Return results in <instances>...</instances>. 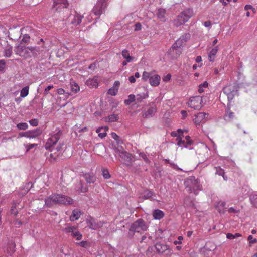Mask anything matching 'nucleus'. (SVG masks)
Segmentation results:
<instances>
[{
  "mask_svg": "<svg viewBox=\"0 0 257 257\" xmlns=\"http://www.w3.org/2000/svg\"><path fill=\"white\" fill-rule=\"evenodd\" d=\"M193 11L191 9H187L182 12L177 17L176 21L178 25H182L187 22L192 16Z\"/></svg>",
  "mask_w": 257,
  "mask_h": 257,
  "instance_id": "6e6552de",
  "label": "nucleus"
},
{
  "mask_svg": "<svg viewBox=\"0 0 257 257\" xmlns=\"http://www.w3.org/2000/svg\"><path fill=\"white\" fill-rule=\"evenodd\" d=\"M249 199L252 205L257 208V192L252 193L250 195Z\"/></svg>",
  "mask_w": 257,
  "mask_h": 257,
  "instance_id": "72a5a7b5",
  "label": "nucleus"
},
{
  "mask_svg": "<svg viewBox=\"0 0 257 257\" xmlns=\"http://www.w3.org/2000/svg\"><path fill=\"white\" fill-rule=\"evenodd\" d=\"M136 101L137 102H141L143 100L147 98L148 97V93L146 92H142L139 94H137L135 95Z\"/></svg>",
  "mask_w": 257,
  "mask_h": 257,
  "instance_id": "473e14b6",
  "label": "nucleus"
},
{
  "mask_svg": "<svg viewBox=\"0 0 257 257\" xmlns=\"http://www.w3.org/2000/svg\"><path fill=\"white\" fill-rule=\"evenodd\" d=\"M30 124L32 126H36L38 125L39 121L37 119H31L29 121Z\"/></svg>",
  "mask_w": 257,
  "mask_h": 257,
  "instance_id": "6e6d98bb",
  "label": "nucleus"
},
{
  "mask_svg": "<svg viewBox=\"0 0 257 257\" xmlns=\"http://www.w3.org/2000/svg\"><path fill=\"white\" fill-rule=\"evenodd\" d=\"M251 189L250 187L246 185H244L240 187L238 190V197L239 200H243L247 198L250 193Z\"/></svg>",
  "mask_w": 257,
  "mask_h": 257,
  "instance_id": "4468645a",
  "label": "nucleus"
},
{
  "mask_svg": "<svg viewBox=\"0 0 257 257\" xmlns=\"http://www.w3.org/2000/svg\"><path fill=\"white\" fill-rule=\"evenodd\" d=\"M155 248L158 253H163L166 249V247L162 246L160 243H157L155 245Z\"/></svg>",
  "mask_w": 257,
  "mask_h": 257,
  "instance_id": "37998d69",
  "label": "nucleus"
},
{
  "mask_svg": "<svg viewBox=\"0 0 257 257\" xmlns=\"http://www.w3.org/2000/svg\"><path fill=\"white\" fill-rule=\"evenodd\" d=\"M182 48L175 47L173 49V45L167 52V55H170L172 59H176L182 53Z\"/></svg>",
  "mask_w": 257,
  "mask_h": 257,
  "instance_id": "6ab92c4d",
  "label": "nucleus"
},
{
  "mask_svg": "<svg viewBox=\"0 0 257 257\" xmlns=\"http://www.w3.org/2000/svg\"><path fill=\"white\" fill-rule=\"evenodd\" d=\"M247 240L249 241V243L251 244H253L257 242L256 239L254 238L253 236L251 235L248 236Z\"/></svg>",
  "mask_w": 257,
  "mask_h": 257,
  "instance_id": "4d7b16f0",
  "label": "nucleus"
},
{
  "mask_svg": "<svg viewBox=\"0 0 257 257\" xmlns=\"http://www.w3.org/2000/svg\"><path fill=\"white\" fill-rule=\"evenodd\" d=\"M15 243L12 240L9 241L5 251H6L9 255L11 256L15 251Z\"/></svg>",
  "mask_w": 257,
  "mask_h": 257,
  "instance_id": "4be33fe9",
  "label": "nucleus"
},
{
  "mask_svg": "<svg viewBox=\"0 0 257 257\" xmlns=\"http://www.w3.org/2000/svg\"><path fill=\"white\" fill-rule=\"evenodd\" d=\"M85 84L90 88H97L98 86V77H94L86 80Z\"/></svg>",
  "mask_w": 257,
  "mask_h": 257,
  "instance_id": "a878e982",
  "label": "nucleus"
},
{
  "mask_svg": "<svg viewBox=\"0 0 257 257\" xmlns=\"http://www.w3.org/2000/svg\"><path fill=\"white\" fill-rule=\"evenodd\" d=\"M77 244L79 246L82 247H84V248H87L89 245V243H88V242H87L86 241H82L81 242L77 243Z\"/></svg>",
  "mask_w": 257,
  "mask_h": 257,
  "instance_id": "3c124183",
  "label": "nucleus"
},
{
  "mask_svg": "<svg viewBox=\"0 0 257 257\" xmlns=\"http://www.w3.org/2000/svg\"><path fill=\"white\" fill-rule=\"evenodd\" d=\"M82 18L83 16L78 14L76 11L74 13H71L67 18V21L68 23L72 24L74 26H77L80 24L81 22H82Z\"/></svg>",
  "mask_w": 257,
  "mask_h": 257,
  "instance_id": "9d476101",
  "label": "nucleus"
},
{
  "mask_svg": "<svg viewBox=\"0 0 257 257\" xmlns=\"http://www.w3.org/2000/svg\"><path fill=\"white\" fill-rule=\"evenodd\" d=\"M209 116L208 113L205 112H199L195 115L193 121L196 125H199L202 122H204Z\"/></svg>",
  "mask_w": 257,
  "mask_h": 257,
  "instance_id": "dca6fc26",
  "label": "nucleus"
},
{
  "mask_svg": "<svg viewBox=\"0 0 257 257\" xmlns=\"http://www.w3.org/2000/svg\"><path fill=\"white\" fill-rule=\"evenodd\" d=\"M12 53V49L11 48H9L5 50V56L6 57H10Z\"/></svg>",
  "mask_w": 257,
  "mask_h": 257,
  "instance_id": "864d4df0",
  "label": "nucleus"
},
{
  "mask_svg": "<svg viewBox=\"0 0 257 257\" xmlns=\"http://www.w3.org/2000/svg\"><path fill=\"white\" fill-rule=\"evenodd\" d=\"M238 90L237 85H229L224 87L222 91L227 96L228 100L230 102L234 98V96L237 94Z\"/></svg>",
  "mask_w": 257,
  "mask_h": 257,
  "instance_id": "1a4fd4ad",
  "label": "nucleus"
},
{
  "mask_svg": "<svg viewBox=\"0 0 257 257\" xmlns=\"http://www.w3.org/2000/svg\"><path fill=\"white\" fill-rule=\"evenodd\" d=\"M165 10L163 8H160L157 11V16L159 19L162 20V21H164L165 18Z\"/></svg>",
  "mask_w": 257,
  "mask_h": 257,
  "instance_id": "c9c22d12",
  "label": "nucleus"
},
{
  "mask_svg": "<svg viewBox=\"0 0 257 257\" xmlns=\"http://www.w3.org/2000/svg\"><path fill=\"white\" fill-rule=\"evenodd\" d=\"M153 216L155 219L160 220L164 217V214L161 210L156 209L153 212Z\"/></svg>",
  "mask_w": 257,
  "mask_h": 257,
  "instance_id": "2f4dec72",
  "label": "nucleus"
},
{
  "mask_svg": "<svg viewBox=\"0 0 257 257\" xmlns=\"http://www.w3.org/2000/svg\"><path fill=\"white\" fill-rule=\"evenodd\" d=\"M188 106L196 110H199L203 106L202 97L200 96L192 97L187 102Z\"/></svg>",
  "mask_w": 257,
  "mask_h": 257,
  "instance_id": "0eeeda50",
  "label": "nucleus"
},
{
  "mask_svg": "<svg viewBox=\"0 0 257 257\" xmlns=\"http://www.w3.org/2000/svg\"><path fill=\"white\" fill-rule=\"evenodd\" d=\"M155 196V193L148 189L145 190L139 196L140 198H142L144 199H148L150 198Z\"/></svg>",
  "mask_w": 257,
  "mask_h": 257,
  "instance_id": "c756f323",
  "label": "nucleus"
},
{
  "mask_svg": "<svg viewBox=\"0 0 257 257\" xmlns=\"http://www.w3.org/2000/svg\"><path fill=\"white\" fill-rule=\"evenodd\" d=\"M17 127L20 130H26L28 128V125L26 122H21L17 124Z\"/></svg>",
  "mask_w": 257,
  "mask_h": 257,
  "instance_id": "c03bdc74",
  "label": "nucleus"
},
{
  "mask_svg": "<svg viewBox=\"0 0 257 257\" xmlns=\"http://www.w3.org/2000/svg\"><path fill=\"white\" fill-rule=\"evenodd\" d=\"M58 93L59 94H65V96L68 95V93H65V90L62 88H60L58 90Z\"/></svg>",
  "mask_w": 257,
  "mask_h": 257,
  "instance_id": "774afa93",
  "label": "nucleus"
},
{
  "mask_svg": "<svg viewBox=\"0 0 257 257\" xmlns=\"http://www.w3.org/2000/svg\"><path fill=\"white\" fill-rule=\"evenodd\" d=\"M71 89L72 92L76 93L80 91V87L78 84L74 81H70Z\"/></svg>",
  "mask_w": 257,
  "mask_h": 257,
  "instance_id": "f704fd0d",
  "label": "nucleus"
},
{
  "mask_svg": "<svg viewBox=\"0 0 257 257\" xmlns=\"http://www.w3.org/2000/svg\"><path fill=\"white\" fill-rule=\"evenodd\" d=\"M184 185L187 192L189 193L193 192L195 195L201 190V186L198 179L194 176H190L185 179Z\"/></svg>",
  "mask_w": 257,
  "mask_h": 257,
  "instance_id": "20e7f679",
  "label": "nucleus"
},
{
  "mask_svg": "<svg viewBox=\"0 0 257 257\" xmlns=\"http://www.w3.org/2000/svg\"><path fill=\"white\" fill-rule=\"evenodd\" d=\"M102 174L103 178L105 179H109L111 177L108 170L105 168L102 169Z\"/></svg>",
  "mask_w": 257,
  "mask_h": 257,
  "instance_id": "de8ad7c7",
  "label": "nucleus"
},
{
  "mask_svg": "<svg viewBox=\"0 0 257 257\" xmlns=\"http://www.w3.org/2000/svg\"><path fill=\"white\" fill-rule=\"evenodd\" d=\"M76 230V227L74 226H69L65 227L63 229V231L68 233H72L73 231Z\"/></svg>",
  "mask_w": 257,
  "mask_h": 257,
  "instance_id": "79ce46f5",
  "label": "nucleus"
},
{
  "mask_svg": "<svg viewBox=\"0 0 257 257\" xmlns=\"http://www.w3.org/2000/svg\"><path fill=\"white\" fill-rule=\"evenodd\" d=\"M69 3L67 0H54L52 10L58 13L60 17H65V13H68Z\"/></svg>",
  "mask_w": 257,
  "mask_h": 257,
  "instance_id": "39448f33",
  "label": "nucleus"
},
{
  "mask_svg": "<svg viewBox=\"0 0 257 257\" xmlns=\"http://www.w3.org/2000/svg\"><path fill=\"white\" fill-rule=\"evenodd\" d=\"M5 66V61L4 60H0V72L2 71Z\"/></svg>",
  "mask_w": 257,
  "mask_h": 257,
  "instance_id": "0e129e2a",
  "label": "nucleus"
},
{
  "mask_svg": "<svg viewBox=\"0 0 257 257\" xmlns=\"http://www.w3.org/2000/svg\"><path fill=\"white\" fill-rule=\"evenodd\" d=\"M156 111V108L155 107H151L147 110L142 112V116L146 118H149L154 116Z\"/></svg>",
  "mask_w": 257,
  "mask_h": 257,
  "instance_id": "b1692460",
  "label": "nucleus"
},
{
  "mask_svg": "<svg viewBox=\"0 0 257 257\" xmlns=\"http://www.w3.org/2000/svg\"><path fill=\"white\" fill-rule=\"evenodd\" d=\"M87 226L92 230H97L102 226L103 223L101 221L98 222L94 218L89 216L86 219Z\"/></svg>",
  "mask_w": 257,
  "mask_h": 257,
  "instance_id": "ddd939ff",
  "label": "nucleus"
},
{
  "mask_svg": "<svg viewBox=\"0 0 257 257\" xmlns=\"http://www.w3.org/2000/svg\"><path fill=\"white\" fill-rule=\"evenodd\" d=\"M166 161L170 164V165L173 168L176 169L177 170H181L182 171V169L179 167L176 164L172 162H170L169 160H166Z\"/></svg>",
  "mask_w": 257,
  "mask_h": 257,
  "instance_id": "5fc2aeb1",
  "label": "nucleus"
},
{
  "mask_svg": "<svg viewBox=\"0 0 257 257\" xmlns=\"http://www.w3.org/2000/svg\"><path fill=\"white\" fill-rule=\"evenodd\" d=\"M185 139L186 140V142L184 140L182 141L181 138H177V145L181 147L187 148V145H191L192 144L190 136H186Z\"/></svg>",
  "mask_w": 257,
  "mask_h": 257,
  "instance_id": "412c9836",
  "label": "nucleus"
},
{
  "mask_svg": "<svg viewBox=\"0 0 257 257\" xmlns=\"http://www.w3.org/2000/svg\"><path fill=\"white\" fill-rule=\"evenodd\" d=\"M228 211L229 213L236 214L239 212V210L236 209L233 207H230L228 208Z\"/></svg>",
  "mask_w": 257,
  "mask_h": 257,
  "instance_id": "13d9d810",
  "label": "nucleus"
},
{
  "mask_svg": "<svg viewBox=\"0 0 257 257\" xmlns=\"http://www.w3.org/2000/svg\"><path fill=\"white\" fill-rule=\"evenodd\" d=\"M121 54L123 58L125 60L133 61L134 59V58L130 56L128 51L126 49H124L122 51Z\"/></svg>",
  "mask_w": 257,
  "mask_h": 257,
  "instance_id": "e433bc0d",
  "label": "nucleus"
},
{
  "mask_svg": "<svg viewBox=\"0 0 257 257\" xmlns=\"http://www.w3.org/2000/svg\"><path fill=\"white\" fill-rule=\"evenodd\" d=\"M119 116L118 114H112L111 115H109L106 118V121L108 122H114L116 121L119 119Z\"/></svg>",
  "mask_w": 257,
  "mask_h": 257,
  "instance_id": "4c0bfd02",
  "label": "nucleus"
},
{
  "mask_svg": "<svg viewBox=\"0 0 257 257\" xmlns=\"http://www.w3.org/2000/svg\"><path fill=\"white\" fill-rule=\"evenodd\" d=\"M160 77L158 74H154L151 76L149 79V83L153 87H156L159 85L160 82Z\"/></svg>",
  "mask_w": 257,
  "mask_h": 257,
  "instance_id": "5701e85b",
  "label": "nucleus"
},
{
  "mask_svg": "<svg viewBox=\"0 0 257 257\" xmlns=\"http://www.w3.org/2000/svg\"><path fill=\"white\" fill-rule=\"evenodd\" d=\"M80 188L79 191L81 193H85L88 191V187L87 186H84L81 181L80 182Z\"/></svg>",
  "mask_w": 257,
  "mask_h": 257,
  "instance_id": "09e8293b",
  "label": "nucleus"
},
{
  "mask_svg": "<svg viewBox=\"0 0 257 257\" xmlns=\"http://www.w3.org/2000/svg\"><path fill=\"white\" fill-rule=\"evenodd\" d=\"M225 205L226 203L225 201L220 200L215 202L214 206L219 212L221 213L222 210L226 208Z\"/></svg>",
  "mask_w": 257,
  "mask_h": 257,
  "instance_id": "c85d7f7f",
  "label": "nucleus"
},
{
  "mask_svg": "<svg viewBox=\"0 0 257 257\" xmlns=\"http://www.w3.org/2000/svg\"><path fill=\"white\" fill-rule=\"evenodd\" d=\"M43 132V129L41 127H37L32 130H29L25 132L22 133L21 136L29 139L36 138L40 136Z\"/></svg>",
  "mask_w": 257,
  "mask_h": 257,
  "instance_id": "9b49d317",
  "label": "nucleus"
},
{
  "mask_svg": "<svg viewBox=\"0 0 257 257\" xmlns=\"http://www.w3.org/2000/svg\"><path fill=\"white\" fill-rule=\"evenodd\" d=\"M148 228L145 221L142 219H139L131 225L127 236L131 239L133 238L136 232L142 233L147 231Z\"/></svg>",
  "mask_w": 257,
  "mask_h": 257,
  "instance_id": "7ed1b4c3",
  "label": "nucleus"
},
{
  "mask_svg": "<svg viewBox=\"0 0 257 257\" xmlns=\"http://www.w3.org/2000/svg\"><path fill=\"white\" fill-rule=\"evenodd\" d=\"M152 75V73L144 71L143 73L142 79L145 81H146L148 80H149V79L151 77Z\"/></svg>",
  "mask_w": 257,
  "mask_h": 257,
  "instance_id": "49530a36",
  "label": "nucleus"
},
{
  "mask_svg": "<svg viewBox=\"0 0 257 257\" xmlns=\"http://www.w3.org/2000/svg\"><path fill=\"white\" fill-rule=\"evenodd\" d=\"M135 99V95L134 94H130L128 96V98L124 100V104L126 105H128L132 102L136 101Z\"/></svg>",
  "mask_w": 257,
  "mask_h": 257,
  "instance_id": "a19ab883",
  "label": "nucleus"
},
{
  "mask_svg": "<svg viewBox=\"0 0 257 257\" xmlns=\"http://www.w3.org/2000/svg\"><path fill=\"white\" fill-rule=\"evenodd\" d=\"M62 134V131L56 128L55 131L50 135V137L45 145L46 150H51L54 145L56 144Z\"/></svg>",
  "mask_w": 257,
  "mask_h": 257,
  "instance_id": "423d86ee",
  "label": "nucleus"
},
{
  "mask_svg": "<svg viewBox=\"0 0 257 257\" xmlns=\"http://www.w3.org/2000/svg\"><path fill=\"white\" fill-rule=\"evenodd\" d=\"M135 28L134 30L135 31L140 30L142 28V25L140 23H137L135 24Z\"/></svg>",
  "mask_w": 257,
  "mask_h": 257,
  "instance_id": "69168bd1",
  "label": "nucleus"
},
{
  "mask_svg": "<svg viewBox=\"0 0 257 257\" xmlns=\"http://www.w3.org/2000/svg\"><path fill=\"white\" fill-rule=\"evenodd\" d=\"M107 6V0H98L96 4L93 7L92 10V12L87 14L84 13V15H86L85 16L83 15V24L85 25L92 22V21L94 19L92 16V14L94 16L99 18L100 16L105 11Z\"/></svg>",
  "mask_w": 257,
  "mask_h": 257,
  "instance_id": "f03ea898",
  "label": "nucleus"
},
{
  "mask_svg": "<svg viewBox=\"0 0 257 257\" xmlns=\"http://www.w3.org/2000/svg\"><path fill=\"white\" fill-rule=\"evenodd\" d=\"M30 40V36L28 34H24L23 36V38L21 40V44H24V45H26L28 44V42Z\"/></svg>",
  "mask_w": 257,
  "mask_h": 257,
  "instance_id": "a18cd8bd",
  "label": "nucleus"
},
{
  "mask_svg": "<svg viewBox=\"0 0 257 257\" xmlns=\"http://www.w3.org/2000/svg\"><path fill=\"white\" fill-rule=\"evenodd\" d=\"M190 38L189 34H185L181 36L176 42L173 44V49L175 47L182 48L183 46L185 44V42Z\"/></svg>",
  "mask_w": 257,
  "mask_h": 257,
  "instance_id": "f3484780",
  "label": "nucleus"
},
{
  "mask_svg": "<svg viewBox=\"0 0 257 257\" xmlns=\"http://www.w3.org/2000/svg\"><path fill=\"white\" fill-rule=\"evenodd\" d=\"M16 204H13L11 209V213L14 214L15 216L17 215L18 212L16 210Z\"/></svg>",
  "mask_w": 257,
  "mask_h": 257,
  "instance_id": "bf43d9fd",
  "label": "nucleus"
},
{
  "mask_svg": "<svg viewBox=\"0 0 257 257\" xmlns=\"http://www.w3.org/2000/svg\"><path fill=\"white\" fill-rule=\"evenodd\" d=\"M224 160L226 161V162H224L225 166L229 167L230 166L234 165V162L232 160H230L227 158H225Z\"/></svg>",
  "mask_w": 257,
  "mask_h": 257,
  "instance_id": "603ef678",
  "label": "nucleus"
},
{
  "mask_svg": "<svg viewBox=\"0 0 257 257\" xmlns=\"http://www.w3.org/2000/svg\"><path fill=\"white\" fill-rule=\"evenodd\" d=\"M81 212L78 209H75L72 211V214L70 216V220L74 221L77 220L81 216Z\"/></svg>",
  "mask_w": 257,
  "mask_h": 257,
  "instance_id": "7c9ffc66",
  "label": "nucleus"
},
{
  "mask_svg": "<svg viewBox=\"0 0 257 257\" xmlns=\"http://www.w3.org/2000/svg\"><path fill=\"white\" fill-rule=\"evenodd\" d=\"M234 117V113L230 110V107H227L225 114L224 115V119L226 121H231Z\"/></svg>",
  "mask_w": 257,
  "mask_h": 257,
  "instance_id": "cd10ccee",
  "label": "nucleus"
},
{
  "mask_svg": "<svg viewBox=\"0 0 257 257\" xmlns=\"http://www.w3.org/2000/svg\"><path fill=\"white\" fill-rule=\"evenodd\" d=\"M29 87L28 86H26L23 88L20 91V96L22 98H25L29 94Z\"/></svg>",
  "mask_w": 257,
  "mask_h": 257,
  "instance_id": "58836bf2",
  "label": "nucleus"
},
{
  "mask_svg": "<svg viewBox=\"0 0 257 257\" xmlns=\"http://www.w3.org/2000/svg\"><path fill=\"white\" fill-rule=\"evenodd\" d=\"M183 236H179L178 237V241L176 240V241H175L174 242V244L177 245V244H181L182 243L181 241L183 240Z\"/></svg>",
  "mask_w": 257,
  "mask_h": 257,
  "instance_id": "e2e57ef3",
  "label": "nucleus"
},
{
  "mask_svg": "<svg viewBox=\"0 0 257 257\" xmlns=\"http://www.w3.org/2000/svg\"><path fill=\"white\" fill-rule=\"evenodd\" d=\"M219 47L218 46H215L208 53V60L210 62H213L215 60L216 55L218 51Z\"/></svg>",
  "mask_w": 257,
  "mask_h": 257,
  "instance_id": "bb28decb",
  "label": "nucleus"
},
{
  "mask_svg": "<svg viewBox=\"0 0 257 257\" xmlns=\"http://www.w3.org/2000/svg\"><path fill=\"white\" fill-rule=\"evenodd\" d=\"M71 237H76L77 240H80L82 238V235L80 231L76 230L71 233Z\"/></svg>",
  "mask_w": 257,
  "mask_h": 257,
  "instance_id": "ea45409f",
  "label": "nucleus"
},
{
  "mask_svg": "<svg viewBox=\"0 0 257 257\" xmlns=\"http://www.w3.org/2000/svg\"><path fill=\"white\" fill-rule=\"evenodd\" d=\"M96 67H97V63L96 62H94V63L91 64L89 66L88 69H90V70H95Z\"/></svg>",
  "mask_w": 257,
  "mask_h": 257,
  "instance_id": "680f3d73",
  "label": "nucleus"
},
{
  "mask_svg": "<svg viewBox=\"0 0 257 257\" xmlns=\"http://www.w3.org/2000/svg\"><path fill=\"white\" fill-rule=\"evenodd\" d=\"M116 153L121 158V162L124 163L131 162L132 160L133 157L132 155L125 151L122 147L117 149Z\"/></svg>",
  "mask_w": 257,
  "mask_h": 257,
  "instance_id": "f8f14e48",
  "label": "nucleus"
},
{
  "mask_svg": "<svg viewBox=\"0 0 257 257\" xmlns=\"http://www.w3.org/2000/svg\"><path fill=\"white\" fill-rule=\"evenodd\" d=\"M216 170V174L219 176H222L225 174L224 170L222 169L220 166H217L215 167Z\"/></svg>",
  "mask_w": 257,
  "mask_h": 257,
  "instance_id": "8fccbe9b",
  "label": "nucleus"
},
{
  "mask_svg": "<svg viewBox=\"0 0 257 257\" xmlns=\"http://www.w3.org/2000/svg\"><path fill=\"white\" fill-rule=\"evenodd\" d=\"M140 156L144 159V160L146 162V163H149V159L147 158L146 155L145 154H144V153H141L140 154Z\"/></svg>",
  "mask_w": 257,
  "mask_h": 257,
  "instance_id": "052dcab7",
  "label": "nucleus"
},
{
  "mask_svg": "<svg viewBox=\"0 0 257 257\" xmlns=\"http://www.w3.org/2000/svg\"><path fill=\"white\" fill-rule=\"evenodd\" d=\"M14 51L16 54L21 57H25L28 53V48L21 43L15 47Z\"/></svg>",
  "mask_w": 257,
  "mask_h": 257,
  "instance_id": "a211bd4d",
  "label": "nucleus"
},
{
  "mask_svg": "<svg viewBox=\"0 0 257 257\" xmlns=\"http://www.w3.org/2000/svg\"><path fill=\"white\" fill-rule=\"evenodd\" d=\"M82 176L88 184L94 183L96 181V176L93 172L83 173Z\"/></svg>",
  "mask_w": 257,
  "mask_h": 257,
  "instance_id": "aec40b11",
  "label": "nucleus"
},
{
  "mask_svg": "<svg viewBox=\"0 0 257 257\" xmlns=\"http://www.w3.org/2000/svg\"><path fill=\"white\" fill-rule=\"evenodd\" d=\"M38 46L33 48V50H35L39 53H45L49 50V45L48 41H44L43 39H41L38 41Z\"/></svg>",
  "mask_w": 257,
  "mask_h": 257,
  "instance_id": "2eb2a0df",
  "label": "nucleus"
},
{
  "mask_svg": "<svg viewBox=\"0 0 257 257\" xmlns=\"http://www.w3.org/2000/svg\"><path fill=\"white\" fill-rule=\"evenodd\" d=\"M120 85V82L118 81H115L113 85V86L108 89V94L112 96H115L118 90V88Z\"/></svg>",
  "mask_w": 257,
  "mask_h": 257,
  "instance_id": "393cba45",
  "label": "nucleus"
},
{
  "mask_svg": "<svg viewBox=\"0 0 257 257\" xmlns=\"http://www.w3.org/2000/svg\"><path fill=\"white\" fill-rule=\"evenodd\" d=\"M44 207L53 208L55 205H70L73 203L72 198L61 194L54 193L45 199Z\"/></svg>",
  "mask_w": 257,
  "mask_h": 257,
  "instance_id": "f257e3e1",
  "label": "nucleus"
},
{
  "mask_svg": "<svg viewBox=\"0 0 257 257\" xmlns=\"http://www.w3.org/2000/svg\"><path fill=\"white\" fill-rule=\"evenodd\" d=\"M171 77V75L170 74H168L163 78V80L164 82L168 81L170 80Z\"/></svg>",
  "mask_w": 257,
  "mask_h": 257,
  "instance_id": "338daca9",
  "label": "nucleus"
}]
</instances>
